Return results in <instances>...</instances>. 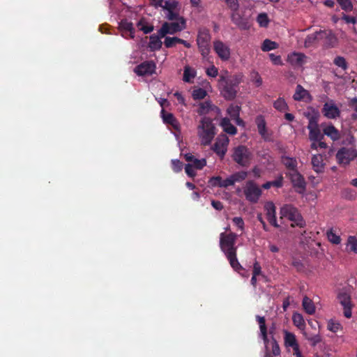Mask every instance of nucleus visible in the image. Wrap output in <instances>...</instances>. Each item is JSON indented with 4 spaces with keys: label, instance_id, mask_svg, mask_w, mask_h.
Masks as SVG:
<instances>
[{
    "label": "nucleus",
    "instance_id": "37998d69",
    "mask_svg": "<svg viewBox=\"0 0 357 357\" xmlns=\"http://www.w3.org/2000/svg\"><path fill=\"white\" fill-rule=\"evenodd\" d=\"M257 22L261 27H267L269 23L268 15L265 13L259 14L257 18Z\"/></svg>",
    "mask_w": 357,
    "mask_h": 357
},
{
    "label": "nucleus",
    "instance_id": "c03bdc74",
    "mask_svg": "<svg viewBox=\"0 0 357 357\" xmlns=\"http://www.w3.org/2000/svg\"><path fill=\"white\" fill-rule=\"evenodd\" d=\"M240 110L241 107L239 106L231 105L227 108V112L231 119H233L238 117V116H240Z\"/></svg>",
    "mask_w": 357,
    "mask_h": 357
},
{
    "label": "nucleus",
    "instance_id": "09e8293b",
    "mask_svg": "<svg viewBox=\"0 0 357 357\" xmlns=\"http://www.w3.org/2000/svg\"><path fill=\"white\" fill-rule=\"evenodd\" d=\"M342 196L347 199L353 200L356 197V192L351 188H345L342 191Z\"/></svg>",
    "mask_w": 357,
    "mask_h": 357
},
{
    "label": "nucleus",
    "instance_id": "13d9d810",
    "mask_svg": "<svg viewBox=\"0 0 357 357\" xmlns=\"http://www.w3.org/2000/svg\"><path fill=\"white\" fill-rule=\"evenodd\" d=\"M227 3V6L231 9V11L238 10L239 8V3L238 0H224Z\"/></svg>",
    "mask_w": 357,
    "mask_h": 357
},
{
    "label": "nucleus",
    "instance_id": "ea45409f",
    "mask_svg": "<svg viewBox=\"0 0 357 357\" xmlns=\"http://www.w3.org/2000/svg\"><path fill=\"white\" fill-rule=\"evenodd\" d=\"M347 245L349 247V250L357 254V238L354 236H349L347 238Z\"/></svg>",
    "mask_w": 357,
    "mask_h": 357
},
{
    "label": "nucleus",
    "instance_id": "a18cd8bd",
    "mask_svg": "<svg viewBox=\"0 0 357 357\" xmlns=\"http://www.w3.org/2000/svg\"><path fill=\"white\" fill-rule=\"evenodd\" d=\"M327 328L333 333H337L338 331L342 330V325L337 321L331 319L328 322Z\"/></svg>",
    "mask_w": 357,
    "mask_h": 357
},
{
    "label": "nucleus",
    "instance_id": "f3484780",
    "mask_svg": "<svg viewBox=\"0 0 357 357\" xmlns=\"http://www.w3.org/2000/svg\"><path fill=\"white\" fill-rule=\"evenodd\" d=\"M265 210L266 211V217L269 223L273 227L278 228L279 227V225L276 220V212H275V206L272 202L267 203L265 206Z\"/></svg>",
    "mask_w": 357,
    "mask_h": 357
},
{
    "label": "nucleus",
    "instance_id": "dca6fc26",
    "mask_svg": "<svg viewBox=\"0 0 357 357\" xmlns=\"http://www.w3.org/2000/svg\"><path fill=\"white\" fill-rule=\"evenodd\" d=\"M231 20L241 30H248L250 27L248 20L239 13L238 10L232 11Z\"/></svg>",
    "mask_w": 357,
    "mask_h": 357
},
{
    "label": "nucleus",
    "instance_id": "a878e982",
    "mask_svg": "<svg viewBox=\"0 0 357 357\" xmlns=\"http://www.w3.org/2000/svg\"><path fill=\"white\" fill-rule=\"evenodd\" d=\"M321 30L319 31H315L312 34H309L305 39V47H310L313 46L319 40H321Z\"/></svg>",
    "mask_w": 357,
    "mask_h": 357
},
{
    "label": "nucleus",
    "instance_id": "412c9836",
    "mask_svg": "<svg viewBox=\"0 0 357 357\" xmlns=\"http://www.w3.org/2000/svg\"><path fill=\"white\" fill-rule=\"evenodd\" d=\"M321 40H325L328 47H333L337 43V38L331 31L321 30Z\"/></svg>",
    "mask_w": 357,
    "mask_h": 357
},
{
    "label": "nucleus",
    "instance_id": "423d86ee",
    "mask_svg": "<svg viewBox=\"0 0 357 357\" xmlns=\"http://www.w3.org/2000/svg\"><path fill=\"white\" fill-rule=\"evenodd\" d=\"M186 28V20L185 18H180L179 21H174L172 22H164L160 29L158 30V33L160 36H165L167 34H174L180 32Z\"/></svg>",
    "mask_w": 357,
    "mask_h": 357
},
{
    "label": "nucleus",
    "instance_id": "680f3d73",
    "mask_svg": "<svg viewBox=\"0 0 357 357\" xmlns=\"http://www.w3.org/2000/svg\"><path fill=\"white\" fill-rule=\"evenodd\" d=\"M174 39H176V37H166L164 41L165 46L167 48H171L175 46L177 43Z\"/></svg>",
    "mask_w": 357,
    "mask_h": 357
},
{
    "label": "nucleus",
    "instance_id": "20e7f679",
    "mask_svg": "<svg viewBox=\"0 0 357 357\" xmlns=\"http://www.w3.org/2000/svg\"><path fill=\"white\" fill-rule=\"evenodd\" d=\"M282 217L287 218L292 222L291 227H304L305 221L298 210L291 204H285L280 208Z\"/></svg>",
    "mask_w": 357,
    "mask_h": 357
},
{
    "label": "nucleus",
    "instance_id": "5701e85b",
    "mask_svg": "<svg viewBox=\"0 0 357 357\" xmlns=\"http://www.w3.org/2000/svg\"><path fill=\"white\" fill-rule=\"evenodd\" d=\"M220 126L222 128L224 132L230 135H234L237 132L236 128L231 124L230 119L225 117L220 121Z\"/></svg>",
    "mask_w": 357,
    "mask_h": 357
},
{
    "label": "nucleus",
    "instance_id": "79ce46f5",
    "mask_svg": "<svg viewBox=\"0 0 357 357\" xmlns=\"http://www.w3.org/2000/svg\"><path fill=\"white\" fill-rule=\"evenodd\" d=\"M341 8L345 12H350L354 8V5L351 0H336Z\"/></svg>",
    "mask_w": 357,
    "mask_h": 357
},
{
    "label": "nucleus",
    "instance_id": "e2e57ef3",
    "mask_svg": "<svg viewBox=\"0 0 357 357\" xmlns=\"http://www.w3.org/2000/svg\"><path fill=\"white\" fill-rule=\"evenodd\" d=\"M206 73L208 76L215 77L218 75V69L213 65L206 69Z\"/></svg>",
    "mask_w": 357,
    "mask_h": 357
},
{
    "label": "nucleus",
    "instance_id": "cd10ccee",
    "mask_svg": "<svg viewBox=\"0 0 357 357\" xmlns=\"http://www.w3.org/2000/svg\"><path fill=\"white\" fill-rule=\"evenodd\" d=\"M302 306L305 312L308 314H313L315 312L316 307L314 302L307 296H304L302 301Z\"/></svg>",
    "mask_w": 357,
    "mask_h": 357
},
{
    "label": "nucleus",
    "instance_id": "864d4df0",
    "mask_svg": "<svg viewBox=\"0 0 357 357\" xmlns=\"http://www.w3.org/2000/svg\"><path fill=\"white\" fill-rule=\"evenodd\" d=\"M247 176H248V173L244 171L238 172L232 175L234 183L240 182L241 181L245 180Z\"/></svg>",
    "mask_w": 357,
    "mask_h": 357
},
{
    "label": "nucleus",
    "instance_id": "2f4dec72",
    "mask_svg": "<svg viewBox=\"0 0 357 357\" xmlns=\"http://www.w3.org/2000/svg\"><path fill=\"white\" fill-rule=\"evenodd\" d=\"M214 107H215L212 105L211 102L205 101L199 104L197 113L200 116L208 114L211 110H213Z\"/></svg>",
    "mask_w": 357,
    "mask_h": 357
},
{
    "label": "nucleus",
    "instance_id": "6ab92c4d",
    "mask_svg": "<svg viewBox=\"0 0 357 357\" xmlns=\"http://www.w3.org/2000/svg\"><path fill=\"white\" fill-rule=\"evenodd\" d=\"M165 36H160L158 32L157 34H152L149 36V43L148 45L151 51L155 52L161 49L162 43L161 38Z\"/></svg>",
    "mask_w": 357,
    "mask_h": 357
},
{
    "label": "nucleus",
    "instance_id": "bb28decb",
    "mask_svg": "<svg viewBox=\"0 0 357 357\" xmlns=\"http://www.w3.org/2000/svg\"><path fill=\"white\" fill-rule=\"evenodd\" d=\"M281 162L289 172L297 171L298 162L296 158L289 156H282Z\"/></svg>",
    "mask_w": 357,
    "mask_h": 357
},
{
    "label": "nucleus",
    "instance_id": "3c124183",
    "mask_svg": "<svg viewBox=\"0 0 357 357\" xmlns=\"http://www.w3.org/2000/svg\"><path fill=\"white\" fill-rule=\"evenodd\" d=\"M172 168L174 172H180L183 169V162L178 159L172 160Z\"/></svg>",
    "mask_w": 357,
    "mask_h": 357
},
{
    "label": "nucleus",
    "instance_id": "774afa93",
    "mask_svg": "<svg viewBox=\"0 0 357 357\" xmlns=\"http://www.w3.org/2000/svg\"><path fill=\"white\" fill-rule=\"evenodd\" d=\"M269 57H270L271 61L275 65H282V61L280 56L275 55L274 54L271 53V54H269Z\"/></svg>",
    "mask_w": 357,
    "mask_h": 357
},
{
    "label": "nucleus",
    "instance_id": "49530a36",
    "mask_svg": "<svg viewBox=\"0 0 357 357\" xmlns=\"http://www.w3.org/2000/svg\"><path fill=\"white\" fill-rule=\"evenodd\" d=\"M198 49L203 58H206L210 53V44H197Z\"/></svg>",
    "mask_w": 357,
    "mask_h": 357
},
{
    "label": "nucleus",
    "instance_id": "4be33fe9",
    "mask_svg": "<svg viewBox=\"0 0 357 357\" xmlns=\"http://www.w3.org/2000/svg\"><path fill=\"white\" fill-rule=\"evenodd\" d=\"M211 36L206 28H202L198 31L197 44H210Z\"/></svg>",
    "mask_w": 357,
    "mask_h": 357
},
{
    "label": "nucleus",
    "instance_id": "de8ad7c7",
    "mask_svg": "<svg viewBox=\"0 0 357 357\" xmlns=\"http://www.w3.org/2000/svg\"><path fill=\"white\" fill-rule=\"evenodd\" d=\"M206 95H207L206 91L204 89H202V88L195 89L192 92V98L195 100L204 99Z\"/></svg>",
    "mask_w": 357,
    "mask_h": 357
},
{
    "label": "nucleus",
    "instance_id": "8fccbe9b",
    "mask_svg": "<svg viewBox=\"0 0 357 357\" xmlns=\"http://www.w3.org/2000/svg\"><path fill=\"white\" fill-rule=\"evenodd\" d=\"M162 114L163 121L167 124H170L172 121L175 122V117L172 113H165V110L162 109L161 111Z\"/></svg>",
    "mask_w": 357,
    "mask_h": 357
},
{
    "label": "nucleus",
    "instance_id": "a19ab883",
    "mask_svg": "<svg viewBox=\"0 0 357 357\" xmlns=\"http://www.w3.org/2000/svg\"><path fill=\"white\" fill-rule=\"evenodd\" d=\"M178 6H179V3H178V1H177L176 0L165 1L163 3V6H162V8L166 11H169V10H177Z\"/></svg>",
    "mask_w": 357,
    "mask_h": 357
},
{
    "label": "nucleus",
    "instance_id": "f257e3e1",
    "mask_svg": "<svg viewBox=\"0 0 357 357\" xmlns=\"http://www.w3.org/2000/svg\"><path fill=\"white\" fill-rule=\"evenodd\" d=\"M236 238L237 234L234 232L221 233L220 234V248L229 261L231 266L234 271L239 272L243 268L238 262L236 257L237 248L235 245Z\"/></svg>",
    "mask_w": 357,
    "mask_h": 357
},
{
    "label": "nucleus",
    "instance_id": "1a4fd4ad",
    "mask_svg": "<svg viewBox=\"0 0 357 357\" xmlns=\"http://www.w3.org/2000/svg\"><path fill=\"white\" fill-rule=\"evenodd\" d=\"M229 143V139L228 137L226 135H220L217 137L215 142L212 146V150L222 159L227 151Z\"/></svg>",
    "mask_w": 357,
    "mask_h": 357
},
{
    "label": "nucleus",
    "instance_id": "4c0bfd02",
    "mask_svg": "<svg viewBox=\"0 0 357 357\" xmlns=\"http://www.w3.org/2000/svg\"><path fill=\"white\" fill-rule=\"evenodd\" d=\"M333 63L343 70H347L349 66L344 57L342 56H337L333 59Z\"/></svg>",
    "mask_w": 357,
    "mask_h": 357
},
{
    "label": "nucleus",
    "instance_id": "0eeeda50",
    "mask_svg": "<svg viewBox=\"0 0 357 357\" xmlns=\"http://www.w3.org/2000/svg\"><path fill=\"white\" fill-rule=\"evenodd\" d=\"M245 199L250 203L256 204L262 194L261 188L254 181H248L243 188Z\"/></svg>",
    "mask_w": 357,
    "mask_h": 357
},
{
    "label": "nucleus",
    "instance_id": "4468645a",
    "mask_svg": "<svg viewBox=\"0 0 357 357\" xmlns=\"http://www.w3.org/2000/svg\"><path fill=\"white\" fill-rule=\"evenodd\" d=\"M322 114L329 119H335L340 116L341 112L333 100L326 102L322 108Z\"/></svg>",
    "mask_w": 357,
    "mask_h": 357
},
{
    "label": "nucleus",
    "instance_id": "4d7b16f0",
    "mask_svg": "<svg viewBox=\"0 0 357 357\" xmlns=\"http://www.w3.org/2000/svg\"><path fill=\"white\" fill-rule=\"evenodd\" d=\"M252 275L259 276L261 275L263 278L266 276L261 273V268L258 261H255L253 265Z\"/></svg>",
    "mask_w": 357,
    "mask_h": 357
},
{
    "label": "nucleus",
    "instance_id": "69168bd1",
    "mask_svg": "<svg viewBox=\"0 0 357 357\" xmlns=\"http://www.w3.org/2000/svg\"><path fill=\"white\" fill-rule=\"evenodd\" d=\"M272 344V354L273 356H279L280 354V349L277 341L273 338Z\"/></svg>",
    "mask_w": 357,
    "mask_h": 357
},
{
    "label": "nucleus",
    "instance_id": "bf43d9fd",
    "mask_svg": "<svg viewBox=\"0 0 357 357\" xmlns=\"http://www.w3.org/2000/svg\"><path fill=\"white\" fill-rule=\"evenodd\" d=\"M283 181H284V178H283L282 175L280 174L277 178V179L271 181V186L275 187L278 188H282L283 186Z\"/></svg>",
    "mask_w": 357,
    "mask_h": 357
},
{
    "label": "nucleus",
    "instance_id": "aec40b11",
    "mask_svg": "<svg viewBox=\"0 0 357 357\" xmlns=\"http://www.w3.org/2000/svg\"><path fill=\"white\" fill-rule=\"evenodd\" d=\"M311 163L314 172L317 173L324 172L325 164L324 163L323 156L321 154L313 155Z\"/></svg>",
    "mask_w": 357,
    "mask_h": 357
},
{
    "label": "nucleus",
    "instance_id": "f8f14e48",
    "mask_svg": "<svg viewBox=\"0 0 357 357\" xmlns=\"http://www.w3.org/2000/svg\"><path fill=\"white\" fill-rule=\"evenodd\" d=\"M156 66L152 61H144L134 68V72L138 76H149L155 73Z\"/></svg>",
    "mask_w": 357,
    "mask_h": 357
},
{
    "label": "nucleus",
    "instance_id": "f704fd0d",
    "mask_svg": "<svg viewBox=\"0 0 357 357\" xmlns=\"http://www.w3.org/2000/svg\"><path fill=\"white\" fill-rule=\"evenodd\" d=\"M326 236L328 240L333 244L338 245L341 243L340 236L335 234L332 228L326 231Z\"/></svg>",
    "mask_w": 357,
    "mask_h": 357
},
{
    "label": "nucleus",
    "instance_id": "9d476101",
    "mask_svg": "<svg viewBox=\"0 0 357 357\" xmlns=\"http://www.w3.org/2000/svg\"><path fill=\"white\" fill-rule=\"evenodd\" d=\"M337 299L343 307V314L346 318H351L352 316V304L351 296L346 291L342 290L337 294Z\"/></svg>",
    "mask_w": 357,
    "mask_h": 357
},
{
    "label": "nucleus",
    "instance_id": "5fc2aeb1",
    "mask_svg": "<svg viewBox=\"0 0 357 357\" xmlns=\"http://www.w3.org/2000/svg\"><path fill=\"white\" fill-rule=\"evenodd\" d=\"M251 79L257 86H260L262 84V79L257 72L253 71L251 73Z\"/></svg>",
    "mask_w": 357,
    "mask_h": 357
},
{
    "label": "nucleus",
    "instance_id": "b1692460",
    "mask_svg": "<svg viewBox=\"0 0 357 357\" xmlns=\"http://www.w3.org/2000/svg\"><path fill=\"white\" fill-rule=\"evenodd\" d=\"M307 98L311 100V96L310 93L301 85L298 84L296 88L295 93L293 96L294 100L296 101H301L304 100Z\"/></svg>",
    "mask_w": 357,
    "mask_h": 357
},
{
    "label": "nucleus",
    "instance_id": "c85d7f7f",
    "mask_svg": "<svg viewBox=\"0 0 357 357\" xmlns=\"http://www.w3.org/2000/svg\"><path fill=\"white\" fill-rule=\"evenodd\" d=\"M137 26L139 30L143 31L145 34L152 32L154 29L153 25L149 24L144 17H142L139 20L137 23Z\"/></svg>",
    "mask_w": 357,
    "mask_h": 357
},
{
    "label": "nucleus",
    "instance_id": "c9c22d12",
    "mask_svg": "<svg viewBox=\"0 0 357 357\" xmlns=\"http://www.w3.org/2000/svg\"><path fill=\"white\" fill-rule=\"evenodd\" d=\"M278 47V44L274 41H272L269 39H266L264 40L261 45V50L263 52H268Z\"/></svg>",
    "mask_w": 357,
    "mask_h": 357
},
{
    "label": "nucleus",
    "instance_id": "473e14b6",
    "mask_svg": "<svg viewBox=\"0 0 357 357\" xmlns=\"http://www.w3.org/2000/svg\"><path fill=\"white\" fill-rule=\"evenodd\" d=\"M273 107L279 112H284L289 109V106L283 98H278L273 102Z\"/></svg>",
    "mask_w": 357,
    "mask_h": 357
},
{
    "label": "nucleus",
    "instance_id": "9b49d317",
    "mask_svg": "<svg viewBox=\"0 0 357 357\" xmlns=\"http://www.w3.org/2000/svg\"><path fill=\"white\" fill-rule=\"evenodd\" d=\"M357 155L356 150L352 148L342 147L336 153V159L340 165H347Z\"/></svg>",
    "mask_w": 357,
    "mask_h": 357
},
{
    "label": "nucleus",
    "instance_id": "603ef678",
    "mask_svg": "<svg viewBox=\"0 0 357 357\" xmlns=\"http://www.w3.org/2000/svg\"><path fill=\"white\" fill-rule=\"evenodd\" d=\"M191 165L197 169H202L206 165V160L204 158L201 160L195 158Z\"/></svg>",
    "mask_w": 357,
    "mask_h": 357
},
{
    "label": "nucleus",
    "instance_id": "58836bf2",
    "mask_svg": "<svg viewBox=\"0 0 357 357\" xmlns=\"http://www.w3.org/2000/svg\"><path fill=\"white\" fill-rule=\"evenodd\" d=\"M165 17L169 21H179L180 18H184L183 17L180 16L178 8H177V10H172L167 11Z\"/></svg>",
    "mask_w": 357,
    "mask_h": 357
},
{
    "label": "nucleus",
    "instance_id": "a211bd4d",
    "mask_svg": "<svg viewBox=\"0 0 357 357\" xmlns=\"http://www.w3.org/2000/svg\"><path fill=\"white\" fill-rule=\"evenodd\" d=\"M306 56L300 52H294L287 56V61L294 66H301L305 62Z\"/></svg>",
    "mask_w": 357,
    "mask_h": 357
},
{
    "label": "nucleus",
    "instance_id": "7ed1b4c3",
    "mask_svg": "<svg viewBox=\"0 0 357 357\" xmlns=\"http://www.w3.org/2000/svg\"><path fill=\"white\" fill-rule=\"evenodd\" d=\"M215 127L212 120L208 117H204L198 126V135L201 139V144L209 145L215 135Z\"/></svg>",
    "mask_w": 357,
    "mask_h": 357
},
{
    "label": "nucleus",
    "instance_id": "338daca9",
    "mask_svg": "<svg viewBox=\"0 0 357 357\" xmlns=\"http://www.w3.org/2000/svg\"><path fill=\"white\" fill-rule=\"evenodd\" d=\"M234 224L237 226L241 230L244 229V221L241 217H234L232 220Z\"/></svg>",
    "mask_w": 357,
    "mask_h": 357
},
{
    "label": "nucleus",
    "instance_id": "e433bc0d",
    "mask_svg": "<svg viewBox=\"0 0 357 357\" xmlns=\"http://www.w3.org/2000/svg\"><path fill=\"white\" fill-rule=\"evenodd\" d=\"M309 138L312 142H317L322 140L324 135L321 133L319 128L309 130Z\"/></svg>",
    "mask_w": 357,
    "mask_h": 357
},
{
    "label": "nucleus",
    "instance_id": "7c9ffc66",
    "mask_svg": "<svg viewBox=\"0 0 357 357\" xmlns=\"http://www.w3.org/2000/svg\"><path fill=\"white\" fill-rule=\"evenodd\" d=\"M284 343L287 346L293 347L294 350H298V344L296 336L288 331L284 332Z\"/></svg>",
    "mask_w": 357,
    "mask_h": 357
},
{
    "label": "nucleus",
    "instance_id": "c756f323",
    "mask_svg": "<svg viewBox=\"0 0 357 357\" xmlns=\"http://www.w3.org/2000/svg\"><path fill=\"white\" fill-rule=\"evenodd\" d=\"M119 28L121 31H128L130 33V38H134L135 31L133 27L132 22H129L127 20H122L119 23Z\"/></svg>",
    "mask_w": 357,
    "mask_h": 357
},
{
    "label": "nucleus",
    "instance_id": "6e6d98bb",
    "mask_svg": "<svg viewBox=\"0 0 357 357\" xmlns=\"http://www.w3.org/2000/svg\"><path fill=\"white\" fill-rule=\"evenodd\" d=\"M194 77L195 75L191 73L190 68L188 66L185 67L183 80L185 82H190V78H193Z\"/></svg>",
    "mask_w": 357,
    "mask_h": 357
},
{
    "label": "nucleus",
    "instance_id": "0e129e2a",
    "mask_svg": "<svg viewBox=\"0 0 357 357\" xmlns=\"http://www.w3.org/2000/svg\"><path fill=\"white\" fill-rule=\"evenodd\" d=\"M194 168L195 167H193L192 165H191L190 163L187 164L185 167V171L186 174L191 178H194L196 176V172L194 170Z\"/></svg>",
    "mask_w": 357,
    "mask_h": 357
},
{
    "label": "nucleus",
    "instance_id": "2eb2a0df",
    "mask_svg": "<svg viewBox=\"0 0 357 357\" xmlns=\"http://www.w3.org/2000/svg\"><path fill=\"white\" fill-rule=\"evenodd\" d=\"M213 49L218 56L222 60L227 61L230 57V49L223 42L215 40L213 42Z\"/></svg>",
    "mask_w": 357,
    "mask_h": 357
},
{
    "label": "nucleus",
    "instance_id": "052dcab7",
    "mask_svg": "<svg viewBox=\"0 0 357 357\" xmlns=\"http://www.w3.org/2000/svg\"><path fill=\"white\" fill-rule=\"evenodd\" d=\"M234 183H234L233 176L231 175L229 178H227L226 179H222V182L220 184H219V187L227 188L229 186L234 185Z\"/></svg>",
    "mask_w": 357,
    "mask_h": 357
},
{
    "label": "nucleus",
    "instance_id": "39448f33",
    "mask_svg": "<svg viewBox=\"0 0 357 357\" xmlns=\"http://www.w3.org/2000/svg\"><path fill=\"white\" fill-rule=\"evenodd\" d=\"M231 158L240 166L247 167L250 165L252 154L246 146L238 145L234 148Z\"/></svg>",
    "mask_w": 357,
    "mask_h": 357
},
{
    "label": "nucleus",
    "instance_id": "393cba45",
    "mask_svg": "<svg viewBox=\"0 0 357 357\" xmlns=\"http://www.w3.org/2000/svg\"><path fill=\"white\" fill-rule=\"evenodd\" d=\"M323 132L324 135L333 141L338 140L340 138L339 130L331 123L324 128Z\"/></svg>",
    "mask_w": 357,
    "mask_h": 357
},
{
    "label": "nucleus",
    "instance_id": "ddd939ff",
    "mask_svg": "<svg viewBox=\"0 0 357 357\" xmlns=\"http://www.w3.org/2000/svg\"><path fill=\"white\" fill-rule=\"evenodd\" d=\"M257 130L261 138L266 142L272 141V133L266 127V122L263 115H258L255 119Z\"/></svg>",
    "mask_w": 357,
    "mask_h": 357
},
{
    "label": "nucleus",
    "instance_id": "f03ea898",
    "mask_svg": "<svg viewBox=\"0 0 357 357\" xmlns=\"http://www.w3.org/2000/svg\"><path fill=\"white\" fill-rule=\"evenodd\" d=\"M243 75L236 73L228 75L225 71L220 75L219 84L222 86L221 93L226 100H234L237 95L238 86L243 82Z\"/></svg>",
    "mask_w": 357,
    "mask_h": 357
},
{
    "label": "nucleus",
    "instance_id": "6e6552de",
    "mask_svg": "<svg viewBox=\"0 0 357 357\" xmlns=\"http://www.w3.org/2000/svg\"><path fill=\"white\" fill-rule=\"evenodd\" d=\"M287 176L291 181L293 187L296 189L298 193H303L306 188V182L304 177L301 175L298 171L289 172L286 174Z\"/></svg>",
    "mask_w": 357,
    "mask_h": 357
},
{
    "label": "nucleus",
    "instance_id": "72a5a7b5",
    "mask_svg": "<svg viewBox=\"0 0 357 357\" xmlns=\"http://www.w3.org/2000/svg\"><path fill=\"white\" fill-rule=\"evenodd\" d=\"M292 321L294 324L300 329L303 328L305 326V322L304 321L303 317L300 313H294L292 315Z\"/></svg>",
    "mask_w": 357,
    "mask_h": 357
}]
</instances>
